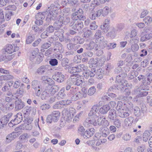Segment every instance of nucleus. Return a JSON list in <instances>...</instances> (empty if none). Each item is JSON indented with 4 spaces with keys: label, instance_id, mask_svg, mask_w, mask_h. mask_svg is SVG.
I'll return each instance as SVG.
<instances>
[{
    "label": "nucleus",
    "instance_id": "obj_1",
    "mask_svg": "<svg viewBox=\"0 0 152 152\" xmlns=\"http://www.w3.org/2000/svg\"><path fill=\"white\" fill-rule=\"evenodd\" d=\"M60 6L59 4H52L47 11V16L46 20L49 21L52 20L57 19L54 23V27L49 26L46 28L47 33H52L54 31V28L56 30L60 28L63 25L67 24L70 21V18L68 17L61 16L60 15Z\"/></svg>",
    "mask_w": 152,
    "mask_h": 152
},
{
    "label": "nucleus",
    "instance_id": "obj_2",
    "mask_svg": "<svg viewBox=\"0 0 152 152\" xmlns=\"http://www.w3.org/2000/svg\"><path fill=\"white\" fill-rule=\"evenodd\" d=\"M98 106L94 105L88 114L89 117L87 118L84 122L83 125L86 127H89L92 126H97V118L99 116Z\"/></svg>",
    "mask_w": 152,
    "mask_h": 152
},
{
    "label": "nucleus",
    "instance_id": "obj_3",
    "mask_svg": "<svg viewBox=\"0 0 152 152\" xmlns=\"http://www.w3.org/2000/svg\"><path fill=\"white\" fill-rule=\"evenodd\" d=\"M88 67L83 64L78 65L75 67H72L69 69L70 73L72 74L76 72H80L83 70L84 71L83 73L84 77L86 79H88L89 77H94L96 74L95 70L94 69H91V70H88Z\"/></svg>",
    "mask_w": 152,
    "mask_h": 152
},
{
    "label": "nucleus",
    "instance_id": "obj_4",
    "mask_svg": "<svg viewBox=\"0 0 152 152\" xmlns=\"http://www.w3.org/2000/svg\"><path fill=\"white\" fill-rule=\"evenodd\" d=\"M58 87L56 85L52 86L49 85L47 87V89L43 91L41 95V97L42 100L47 99L51 95L54 94L58 89Z\"/></svg>",
    "mask_w": 152,
    "mask_h": 152
},
{
    "label": "nucleus",
    "instance_id": "obj_5",
    "mask_svg": "<svg viewBox=\"0 0 152 152\" xmlns=\"http://www.w3.org/2000/svg\"><path fill=\"white\" fill-rule=\"evenodd\" d=\"M149 89L148 86H146V88H142V89L140 90L139 88H137L133 91L132 94L134 95H136L135 97L133 99L134 102H137L138 101L137 98L146 96L148 93V91H144L148 90Z\"/></svg>",
    "mask_w": 152,
    "mask_h": 152
},
{
    "label": "nucleus",
    "instance_id": "obj_6",
    "mask_svg": "<svg viewBox=\"0 0 152 152\" xmlns=\"http://www.w3.org/2000/svg\"><path fill=\"white\" fill-rule=\"evenodd\" d=\"M130 93V92H127V95H126L125 96H121L120 98V99L126 101V102L124 103V104L126 106L128 110H132L133 107L132 103L129 102V101L131 100L132 99V97L129 96Z\"/></svg>",
    "mask_w": 152,
    "mask_h": 152
},
{
    "label": "nucleus",
    "instance_id": "obj_7",
    "mask_svg": "<svg viewBox=\"0 0 152 152\" xmlns=\"http://www.w3.org/2000/svg\"><path fill=\"white\" fill-rule=\"evenodd\" d=\"M60 116V113L58 111H54L51 115L48 116L47 118V122L50 123L52 122H57Z\"/></svg>",
    "mask_w": 152,
    "mask_h": 152
},
{
    "label": "nucleus",
    "instance_id": "obj_8",
    "mask_svg": "<svg viewBox=\"0 0 152 152\" xmlns=\"http://www.w3.org/2000/svg\"><path fill=\"white\" fill-rule=\"evenodd\" d=\"M71 79L74 84L79 86L83 82V77L77 74H73L71 76Z\"/></svg>",
    "mask_w": 152,
    "mask_h": 152
},
{
    "label": "nucleus",
    "instance_id": "obj_9",
    "mask_svg": "<svg viewBox=\"0 0 152 152\" xmlns=\"http://www.w3.org/2000/svg\"><path fill=\"white\" fill-rule=\"evenodd\" d=\"M15 117L14 120H11L9 123V125L10 127H12L13 126L19 124L22 120V116L21 113H17L15 116Z\"/></svg>",
    "mask_w": 152,
    "mask_h": 152
},
{
    "label": "nucleus",
    "instance_id": "obj_10",
    "mask_svg": "<svg viewBox=\"0 0 152 152\" xmlns=\"http://www.w3.org/2000/svg\"><path fill=\"white\" fill-rule=\"evenodd\" d=\"M21 132H13L7 135L6 137L5 142L9 143L18 137Z\"/></svg>",
    "mask_w": 152,
    "mask_h": 152
},
{
    "label": "nucleus",
    "instance_id": "obj_11",
    "mask_svg": "<svg viewBox=\"0 0 152 152\" xmlns=\"http://www.w3.org/2000/svg\"><path fill=\"white\" fill-rule=\"evenodd\" d=\"M4 100H0V103L1 104L0 105V108L4 112H5L7 110L12 109L14 108V105L11 102H7L5 105L4 102Z\"/></svg>",
    "mask_w": 152,
    "mask_h": 152
},
{
    "label": "nucleus",
    "instance_id": "obj_12",
    "mask_svg": "<svg viewBox=\"0 0 152 152\" xmlns=\"http://www.w3.org/2000/svg\"><path fill=\"white\" fill-rule=\"evenodd\" d=\"M71 103V101L69 100H63L57 102L53 106V107L55 108H61L64 107V106L70 104Z\"/></svg>",
    "mask_w": 152,
    "mask_h": 152
},
{
    "label": "nucleus",
    "instance_id": "obj_13",
    "mask_svg": "<svg viewBox=\"0 0 152 152\" xmlns=\"http://www.w3.org/2000/svg\"><path fill=\"white\" fill-rule=\"evenodd\" d=\"M109 125V123L103 116L97 118V126H107Z\"/></svg>",
    "mask_w": 152,
    "mask_h": 152
},
{
    "label": "nucleus",
    "instance_id": "obj_14",
    "mask_svg": "<svg viewBox=\"0 0 152 152\" xmlns=\"http://www.w3.org/2000/svg\"><path fill=\"white\" fill-rule=\"evenodd\" d=\"M117 83L118 89L122 91L126 89L128 86H129L127 81L124 79L122 80L121 82Z\"/></svg>",
    "mask_w": 152,
    "mask_h": 152
},
{
    "label": "nucleus",
    "instance_id": "obj_15",
    "mask_svg": "<svg viewBox=\"0 0 152 152\" xmlns=\"http://www.w3.org/2000/svg\"><path fill=\"white\" fill-rule=\"evenodd\" d=\"M50 67V66L48 65L42 66L37 69L36 72L39 75H42L49 71Z\"/></svg>",
    "mask_w": 152,
    "mask_h": 152
},
{
    "label": "nucleus",
    "instance_id": "obj_16",
    "mask_svg": "<svg viewBox=\"0 0 152 152\" xmlns=\"http://www.w3.org/2000/svg\"><path fill=\"white\" fill-rule=\"evenodd\" d=\"M100 39V40L96 42L98 49L100 48L102 49L107 47L108 42L104 38L102 37Z\"/></svg>",
    "mask_w": 152,
    "mask_h": 152
},
{
    "label": "nucleus",
    "instance_id": "obj_17",
    "mask_svg": "<svg viewBox=\"0 0 152 152\" xmlns=\"http://www.w3.org/2000/svg\"><path fill=\"white\" fill-rule=\"evenodd\" d=\"M63 114H64L69 119L72 118L75 113V110L72 108L69 109V111L66 109H64L63 111Z\"/></svg>",
    "mask_w": 152,
    "mask_h": 152
},
{
    "label": "nucleus",
    "instance_id": "obj_18",
    "mask_svg": "<svg viewBox=\"0 0 152 152\" xmlns=\"http://www.w3.org/2000/svg\"><path fill=\"white\" fill-rule=\"evenodd\" d=\"M45 18L44 15L41 13H37L35 16L36 21L35 23L37 25H40L42 24L43 23V20Z\"/></svg>",
    "mask_w": 152,
    "mask_h": 152
},
{
    "label": "nucleus",
    "instance_id": "obj_19",
    "mask_svg": "<svg viewBox=\"0 0 152 152\" xmlns=\"http://www.w3.org/2000/svg\"><path fill=\"white\" fill-rule=\"evenodd\" d=\"M32 121V120H29L27 123H24L23 124L20 126L19 127V129L23 130H31L33 127V126L31 123V122Z\"/></svg>",
    "mask_w": 152,
    "mask_h": 152
},
{
    "label": "nucleus",
    "instance_id": "obj_20",
    "mask_svg": "<svg viewBox=\"0 0 152 152\" xmlns=\"http://www.w3.org/2000/svg\"><path fill=\"white\" fill-rule=\"evenodd\" d=\"M14 47L11 44L7 45L3 49V52L5 55L11 54L14 52Z\"/></svg>",
    "mask_w": 152,
    "mask_h": 152
},
{
    "label": "nucleus",
    "instance_id": "obj_21",
    "mask_svg": "<svg viewBox=\"0 0 152 152\" xmlns=\"http://www.w3.org/2000/svg\"><path fill=\"white\" fill-rule=\"evenodd\" d=\"M53 79L59 83H61L64 80V76L61 72L56 73L55 75L53 76Z\"/></svg>",
    "mask_w": 152,
    "mask_h": 152
},
{
    "label": "nucleus",
    "instance_id": "obj_22",
    "mask_svg": "<svg viewBox=\"0 0 152 152\" xmlns=\"http://www.w3.org/2000/svg\"><path fill=\"white\" fill-rule=\"evenodd\" d=\"M83 26V23L80 20L75 21L72 25V28L75 30L81 29Z\"/></svg>",
    "mask_w": 152,
    "mask_h": 152
},
{
    "label": "nucleus",
    "instance_id": "obj_23",
    "mask_svg": "<svg viewBox=\"0 0 152 152\" xmlns=\"http://www.w3.org/2000/svg\"><path fill=\"white\" fill-rule=\"evenodd\" d=\"M95 132V130L93 128L88 129L85 132L83 136L84 138H89L94 134Z\"/></svg>",
    "mask_w": 152,
    "mask_h": 152
},
{
    "label": "nucleus",
    "instance_id": "obj_24",
    "mask_svg": "<svg viewBox=\"0 0 152 152\" xmlns=\"http://www.w3.org/2000/svg\"><path fill=\"white\" fill-rule=\"evenodd\" d=\"M118 115L121 118H124L129 116V113L128 111L124 109L120 110L118 111Z\"/></svg>",
    "mask_w": 152,
    "mask_h": 152
},
{
    "label": "nucleus",
    "instance_id": "obj_25",
    "mask_svg": "<svg viewBox=\"0 0 152 152\" xmlns=\"http://www.w3.org/2000/svg\"><path fill=\"white\" fill-rule=\"evenodd\" d=\"M85 47L86 49L88 50H91L94 48H95V50H98V47L96 45L95 42H91L88 44L85 45Z\"/></svg>",
    "mask_w": 152,
    "mask_h": 152
},
{
    "label": "nucleus",
    "instance_id": "obj_26",
    "mask_svg": "<svg viewBox=\"0 0 152 152\" xmlns=\"http://www.w3.org/2000/svg\"><path fill=\"white\" fill-rule=\"evenodd\" d=\"M110 109V107L109 105L106 104L99 109V112L102 114H106Z\"/></svg>",
    "mask_w": 152,
    "mask_h": 152
},
{
    "label": "nucleus",
    "instance_id": "obj_27",
    "mask_svg": "<svg viewBox=\"0 0 152 152\" xmlns=\"http://www.w3.org/2000/svg\"><path fill=\"white\" fill-rule=\"evenodd\" d=\"M116 111L114 109H112L110 110L108 116L110 121L113 120L115 118L116 116Z\"/></svg>",
    "mask_w": 152,
    "mask_h": 152
},
{
    "label": "nucleus",
    "instance_id": "obj_28",
    "mask_svg": "<svg viewBox=\"0 0 152 152\" xmlns=\"http://www.w3.org/2000/svg\"><path fill=\"white\" fill-rule=\"evenodd\" d=\"M134 118L132 117H129L126 118L124 121V124L126 126H131L133 122Z\"/></svg>",
    "mask_w": 152,
    "mask_h": 152
},
{
    "label": "nucleus",
    "instance_id": "obj_29",
    "mask_svg": "<svg viewBox=\"0 0 152 152\" xmlns=\"http://www.w3.org/2000/svg\"><path fill=\"white\" fill-rule=\"evenodd\" d=\"M23 103L21 102V100L18 99L15 102V108L17 110H20L24 107Z\"/></svg>",
    "mask_w": 152,
    "mask_h": 152
},
{
    "label": "nucleus",
    "instance_id": "obj_30",
    "mask_svg": "<svg viewBox=\"0 0 152 152\" xmlns=\"http://www.w3.org/2000/svg\"><path fill=\"white\" fill-rule=\"evenodd\" d=\"M152 37V33H147L142 36L140 38V40L141 42H144L150 39Z\"/></svg>",
    "mask_w": 152,
    "mask_h": 152
},
{
    "label": "nucleus",
    "instance_id": "obj_31",
    "mask_svg": "<svg viewBox=\"0 0 152 152\" xmlns=\"http://www.w3.org/2000/svg\"><path fill=\"white\" fill-rule=\"evenodd\" d=\"M132 138L131 134L129 133H126L124 134L122 137V139L126 142L130 141Z\"/></svg>",
    "mask_w": 152,
    "mask_h": 152
},
{
    "label": "nucleus",
    "instance_id": "obj_32",
    "mask_svg": "<svg viewBox=\"0 0 152 152\" xmlns=\"http://www.w3.org/2000/svg\"><path fill=\"white\" fill-rule=\"evenodd\" d=\"M83 97L81 93L79 91L77 92L72 97V99L74 101H76Z\"/></svg>",
    "mask_w": 152,
    "mask_h": 152
},
{
    "label": "nucleus",
    "instance_id": "obj_33",
    "mask_svg": "<svg viewBox=\"0 0 152 152\" xmlns=\"http://www.w3.org/2000/svg\"><path fill=\"white\" fill-rule=\"evenodd\" d=\"M102 37H104L102 36V32L100 30H98L96 31L94 36V39H95L96 42L98 41Z\"/></svg>",
    "mask_w": 152,
    "mask_h": 152
},
{
    "label": "nucleus",
    "instance_id": "obj_34",
    "mask_svg": "<svg viewBox=\"0 0 152 152\" xmlns=\"http://www.w3.org/2000/svg\"><path fill=\"white\" fill-rule=\"evenodd\" d=\"M76 14L78 15V17L80 18V20H84L86 19V17L85 16H83V11L82 10L79 9V10H78L77 11L75 12Z\"/></svg>",
    "mask_w": 152,
    "mask_h": 152
},
{
    "label": "nucleus",
    "instance_id": "obj_35",
    "mask_svg": "<svg viewBox=\"0 0 152 152\" xmlns=\"http://www.w3.org/2000/svg\"><path fill=\"white\" fill-rule=\"evenodd\" d=\"M102 15L104 17L108 15L110 12V10L109 7L106 6L102 9Z\"/></svg>",
    "mask_w": 152,
    "mask_h": 152
},
{
    "label": "nucleus",
    "instance_id": "obj_36",
    "mask_svg": "<svg viewBox=\"0 0 152 152\" xmlns=\"http://www.w3.org/2000/svg\"><path fill=\"white\" fill-rule=\"evenodd\" d=\"M28 134L26 133H23L19 137V139L21 141H25L29 138Z\"/></svg>",
    "mask_w": 152,
    "mask_h": 152
},
{
    "label": "nucleus",
    "instance_id": "obj_37",
    "mask_svg": "<svg viewBox=\"0 0 152 152\" xmlns=\"http://www.w3.org/2000/svg\"><path fill=\"white\" fill-rule=\"evenodd\" d=\"M35 39V37L31 34H29L27 36L26 42L27 44L31 43Z\"/></svg>",
    "mask_w": 152,
    "mask_h": 152
},
{
    "label": "nucleus",
    "instance_id": "obj_38",
    "mask_svg": "<svg viewBox=\"0 0 152 152\" xmlns=\"http://www.w3.org/2000/svg\"><path fill=\"white\" fill-rule=\"evenodd\" d=\"M138 75L137 72L135 71H131L129 74L128 77L129 80H131L136 77Z\"/></svg>",
    "mask_w": 152,
    "mask_h": 152
},
{
    "label": "nucleus",
    "instance_id": "obj_39",
    "mask_svg": "<svg viewBox=\"0 0 152 152\" xmlns=\"http://www.w3.org/2000/svg\"><path fill=\"white\" fill-rule=\"evenodd\" d=\"M129 44L130 45L137 44L139 41V38L137 37H130Z\"/></svg>",
    "mask_w": 152,
    "mask_h": 152
},
{
    "label": "nucleus",
    "instance_id": "obj_40",
    "mask_svg": "<svg viewBox=\"0 0 152 152\" xmlns=\"http://www.w3.org/2000/svg\"><path fill=\"white\" fill-rule=\"evenodd\" d=\"M134 113L135 115L137 117H139L141 115L140 110L138 107L136 106L134 107Z\"/></svg>",
    "mask_w": 152,
    "mask_h": 152
},
{
    "label": "nucleus",
    "instance_id": "obj_41",
    "mask_svg": "<svg viewBox=\"0 0 152 152\" xmlns=\"http://www.w3.org/2000/svg\"><path fill=\"white\" fill-rule=\"evenodd\" d=\"M102 136L103 137H106L109 134V129L107 128H103L101 129Z\"/></svg>",
    "mask_w": 152,
    "mask_h": 152
},
{
    "label": "nucleus",
    "instance_id": "obj_42",
    "mask_svg": "<svg viewBox=\"0 0 152 152\" xmlns=\"http://www.w3.org/2000/svg\"><path fill=\"white\" fill-rule=\"evenodd\" d=\"M96 89L94 86L91 87L88 90L87 94L89 96L93 95L96 92Z\"/></svg>",
    "mask_w": 152,
    "mask_h": 152
},
{
    "label": "nucleus",
    "instance_id": "obj_43",
    "mask_svg": "<svg viewBox=\"0 0 152 152\" xmlns=\"http://www.w3.org/2000/svg\"><path fill=\"white\" fill-rule=\"evenodd\" d=\"M96 74V75L97 76V77L98 78V79H101L103 75V71L102 70V69H98L96 72H95Z\"/></svg>",
    "mask_w": 152,
    "mask_h": 152
},
{
    "label": "nucleus",
    "instance_id": "obj_44",
    "mask_svg": "<svg viewBox=\"0 0 152 152\" xmlns=\"http://www.w3.org/2000/svg\"><path fill=\"white\" fill-rule=\"evenodd\" d=\"M32 86L33 88L34 89L40 88V86L39 85V82L37 80H34L32 81Z\"/></svg>",
    "mask_w": 152,
    "mask_h": 152
},
{
    "label": "nucleus",
    "instance_id": "obj_45",
    "mask_svg": "<svg viewBox=\"0 0 152 152\" xmlns=\"http://www.w3.org/2000/svg\"><path fill=\"white\" fill-rule=\"evenodd\" d=\"M84 37L87 38L90 37L92 34V32L88 30H84Z\"/></svg>",
    "mask_w": 152,
    "mask_h": 152
},
{
    "label": "nucleus",
    "instance_id": "obj_46",
    "mask_svg": "<svg viewBox=\"0 0 152 152\" xmlns=\"http://www.w3.org/2000/svg\"><path fill=\"white\" fill-rule=\"evenodd\" d=\"M126 76V75L124 74L117 76L116 77V80L117 81V83L121 82V81L123 80L124 79H123L125 78Z\"/></svg>",
    "mask_w": 152,
    "mask_h": 152
},
{
    "label": "nucleus",
    "instance_id": "obj_47",
    "mask_svg": "<svg viewBox=\"0 0 152 152\" xmlns=\"http://www.w3.org/2000/svg\"><path fill=\"white\" fill-rule=\"evenodd\" d=\"M143 21L146 24H148L150 23L152 21V18L149 16L145 17L143 19Z\"/></svg>",
    "mask_w": 152,
    "mask_h": 152
},
{
    "label": "nucleus",
    "instance_id": "obj_48",
    "mask_svg": "<svg viewBox=\"0 0 152 152\" xmlns=\"http://www.w3.org/2000/svg\"><path fill=\"white\" fill-rule=\"evenodd\" d=\"M121 122L120 120L117 119L114 121V124L117 128H119L121 126Z\"/></svg>",
    "mask_w": 152,
    "mask_h": 152
},
{
    "label": "nucleus",
    "instance_id": "obj_49",
    "mask_svg": "<svg viewBox=\"0 0 152 152\" xmlns=\"http://www.w3.org/2000/svg\"><path fill=\"white\" fill-rule=\"evenodd\" d=\"M4 21V16L3 10L0 9V23H1Z\"/></svg>",
    "mask_w": 152,
    "mask_h": 152
},
{
    "label": "nucleus",
    "instance_id": "obj_50",
    "mask_svg": "<svg viewBox=\"0 0 152 152\" xmlns=\"http://www.w3.org/2000/svg\"><path fill=\"white\" fill-rule=\"evenodd\" d=\"M24 91L23 89L19 88L17 91L16 94H19V95H16L15 96L16 98H18V96L21 97L22 96V94L23 93Z\"/></svg>",
    "mask_w": 152,
    "mask_h": 152
},
{
    "label": "nucleus",
    "instance_id": "obj_51",
    "mask_svg": "<svg viewBox=\"0 0 152 152\" xmlns=\"http://www.w3.org/2000/svg\"><path fill=\"white\" fill-rule=\"evenodd\" d=\"M38 54L35 51H33L32 53V55H31L30 58L31 60H32L35 58H37V57L38 56Z\"/></svg>",
    "mask_w": 152,
    "mask_h": 152
},
{
    "label": "nucleus",
    "instance_id": "obj_52",
    "mask_svg": "<svg viewBox=\"0 0 152 152\" xmlns=\"http://www.w3.org/2000/svg\"><path fill=\"white\" fill-rule=\"evenodd\" d=\"M65 91V88H62L60 91H59L58 94V96L61 98L64 97L65 96V94L64 93Z\"/></svg>",
    "mask_w": 152,
    "mask_h": 152
},
{
    "label": "nucleus",
    "instance_id": "obj_53",
    "mask_svg": "<svg viewBox=\"0 0 152 152\" xmlns=\"http://www.w3.org/2000/svg\"><path fill=\"white\" fill-rule=\"evenodd\" d=\"M131 45V49L133 52L137 51L139 48V46L137 44H133Z\"/></svg>",
    "mask_w": 152,
    "mask_h": 152
},
{
    "label": "nucleus",
    "instance_id": "obj_54",
    "mask_svg": "<svg viewBox=\"0 0 152 152\" xmlns=\"http://www.w3.org/2000/svg\"><path fill=\"white\" fill-rule=\"evenodd\" d=\"M116 109L118 111L120 110H122L123 109V103L121 102H118Z\"/></svg>",
    "mask_w": 152,
    "mask_h": 152
},
{
    "label": "nucleus",
    "instance_id": "obj_55",
    "mask_svg": "<svg viewBox=\"0 0 152 152\" xmlns=\"http://www.w3.org/2000/svg\"><path fill=\"white\" fill-rule=\"evenodd\" d=\"M50 64L53 66H55L57 65L58 63L57 60L55 59H52L49 61Z\"/></svg>",
    "mask_w": 152,
    "mask_h": 152
},
{
    "label": "nucleus",
    "instance_id": "obj_56",
    "mask_svg": "<svg viewBox=\"0 0 152 152\" xmlns=\"http://www.w3.org/2000/svg\"><path fill=\"white\" fill-rule=\"evenodd\" d=\"M16 7L14 5H10L5 8V10H15L16 9Z\"/></svg>",
    "mask_w": 152,
    "mask_h": 152
},
{
    "label": "nucleus",
    "instance_id": "obj_57",
    "mask_svg": "<svg viewBox=\"0 0 152 152\" xmlns=\"http://www.w3.org/2000/svg\"><path fill=\"white\" fill-rule=\"evenodd\" d=\"M72 18L73 20L75 21H77L80 20V18L78 17V15H77L75 13H73L72 14Z\"/></svg>",
    "mask_w": 152,
    "mask_h": 152
},
{
    "label": "nucleus",
    "instance_id": "obj_58",
    "mask_svg": "<svg viewBox=\"0 0 152 152\" xmlns=\"http://www.w3.org/2000/svg\"><path fill=\"white\" fill-rule=\"evenodd\" d=\"M81 94L83 97H86L87 96V90L85 87L81 89Z\"/></svg>",
    "mask_w": 152,
    "mask_h": 152
},
{
    "label": "nucleus",
    "instance_id": "obj_59",
    "mask_svg": "<svg viewBox=\"0 0 152 152\" xmlns=\"http://www.w3.org/2000/svg\"><path fill=\"white\" fill-rule=\"evenodd\" d=\"M137 34V31L136 30L134 29L131 32L130 37H136Z\"/></svg>",
    "mask_w": 152,
    "mask_h": 152
},
{
    "label": "nucleus",
    "instance_id": "obj_60",
    "mask_svg": "<svg viewBox=\"0 0 152 152\" xmlns=\"http://www.w3.org/2000/svg\"><path fill=\"white\" fill-rule=\"evenodd\" d=\"M116 43H112L109 44L107 47L108 49H113L116 47Z\"/></svg>",
    "mask_w": 152,
    "mask_h": 152
},
{
    "label": "nucleus",
    "instance_id": "obj_61",
    "mask_svg": "<svg viewBox=\"0 0 152 152\" xmlns=\"http://www.w3.org/2000/svg\"><path fill=\"white\" fill-rule=\"evenodd\" d=\"M107 36H110L112 38H114L115 36V32L113 30L110 32H109L107 34Z\"/></svg>",
    "mask_w": 152,
    "mask_h": 152
},
{
    "label": "nucleus",
    "instance_id": "obj_62",
    "mask_svg": "<svg viewBox=\"0 0 152 152\" xmlns=\"http://www.w3.org/2000/svg\"><path fill=\"white\" fill-rule=\"evenodd\" d=\"M1 121L2 123H3V124L5 125L8 123L9 120L8 119L4 116L2 118Z\"/></svg>",
    "mask_w": 152,
    "mask_h": 152
},
{
    "label": "nucleus",
    "instance_id": "obj_63",
    "mask_svg": "<svg viewBox=\"0 0 152 152\" xmlns=\"http://www.w3.org/2000/svg\"><path fill=\"white\" fill-rule=\"evenodd\" d=\"M69 60L68 59L65 58L63 59L61 62V64L62 66H65L68 64Z\"/></svg>",
    "mask_w": 152,
    "mask_h": 152
},
{
    "label": "nucleus",
    "instance_id": "obj_64",
    "mask_svg": "<svg viewBox=\"0 0 152 152\" xmlns=\"http://www.w3.org/2000/svg\"><path fill=\"white\" fill-rule=\"evenodd\" d=\"M145 149V146L144 145H142L137 147V151L138 152H144V151Z\"/></svg>",
    "mask_w": 152,
    "mask_h": 152
}]
</instances>
